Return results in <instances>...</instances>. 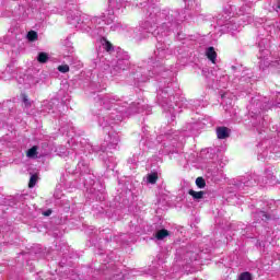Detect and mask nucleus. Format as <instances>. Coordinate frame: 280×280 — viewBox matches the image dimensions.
Masks as SVG:
<instances>
[{
  "mask_svg": "<svg viewBox=\"0 0 280 280\" xmlns=\"http://www.w3.org/2000/svg\"><path fill=\"white\" fill-rule=\"evenodd\" d=\"M254 220L256 223L261 224V222H268L270 215L265 211H257L254 213Z\"/></svg>",
  "mask_w": 280,
  "mask_h": 280,
  "instance_id": "10",
  "label": "nucleus"
},
{
  "mask_svg": "<svg viewBox=\"0 0 280 280\" xmlns=\"http://www.w3.org/2000/svg\"><path fill=\"white\" fill-rule=\"evenodd\" d=\"M206 56L208 59L211 60V62L213 65H215V59L218 58V52H215V48L213 47H209L207 50H206Z\"/></svg>",
  "mask_w": 280,
  "mask_h": 280,
  "instance_id": "13",
  "label": "nucleus"
},
{
  "mask_svg": "<svg viewBox=\"0 0 280 280\" xmlns=\"http://www.w3.org/2000/svg\"><path fill=\"white\" fill-rule=\"evenodd\" d=\"M270 54V50L265 49L261 50L260 49V69H266V67H270L271 69H273V67H276V69H280V60L279 61H273L270 63V61L268 60V58H266V56H268Z\"/></svg>",
  "mask_w": 280,
  "mask_h": 280,
  "instance_id": "8",
  "label": "nucleus"
},
{
  "mask_svg": "<svg viewBox=\"0 0 280 280\" xmlns=\"http://www.w3.org/2000/svg\"><path fill=\"white\" fill-rule=\"evenodd\" d=\"M163 108H164V110H165V108H166L165 105H163Z\"/></svg>",
  "mask_w": 280,
  "mask_h": 280,
  "instance_id": "44",
  "label": "nucleus"
},
{
  "mask_svg": "<svg viewBox=\"0 0 280 280\" xmlns=\"http://www.w3.org/2000/svg\"><path fill=\"white\" fill-rule=\"evenodd\" d=\"M241 82H250V78H245V77H242L241 78Z\"/></svg>",
  "mask_w": 280,
  "mask_h": 280,
  "instance_id": "33",
  "label": "nucleus"
},
{
  "mask_svg": "<svg viewBox=\"0 0 280 280\" xmlns=\"http://www.w3.org/2000/svg\"><path fill=\"white\" fill-rule=\"evenodd\" d=\"M55 104H56V101H44L42 110L44 113H51V110H54V105Z\"/></svg>",
  "mask_w": 280,
  "mask_h": 280,
  "instance_id": "16",
  "label": "nucleus"
},
{
  "mask_svg": "<svg viewBox=\"0 0 280 280\" xmlns=\"http://www.w3.org/2000/svg\"><path fill=\"white\" fill-rule=\"evenodd\" d=\"M166 89H170V82H167V88Z\"/></svg>",
  "mask_w": 280,
  "mask_h": 280,
  "instance_id": "42",
  "label": "nucleus"
},
{
  "mask_svg": "<svg viewBox=\"0 0 280 280\" xmlns=\"http://www.w3.org/2000/svg\"><path fill=\"white\" fill-rule=\"evenodd\" d=\"M177 257L186 261V264H189V261H196V259H198V254L194 252H186L184 256H180V252H177Z\"/></svg>",
  "mask_w": 280,
  "mask_h": 280,
  "instance_id": "9",
  "label": "nucleus"
},
{
  "mask_svg": "<svg viewBox=\"0 0 280 280\" xmlns=\"http://www.w3.org/2000/svg\"><path fill=\"white\" fill-rule=\"evenodd\" d=\"M44 215H46V217L51 215V210H48V211L44 212Z\"/></svg>",
  "mask_w": 280,
  "mask_h": 280,
  "instance_id": "35",
  "label": "nucleus"
},
{
  "mask_svg": "<svg viewBox=\"0 0 280 280\" xmlns=\"http://www.w3.org/2000/svg\"><path fill=\"white\" fill-rule=\"evenodd\" d=\"M246 19H247V23H250V21H253V19L249 16H246Z\"/></svg>",
  "mask_w": 280,
  "mask_h": 280,
  "instance_id": "37",
  "label": "nucleus"
},
{
  "mask_svg": "<svg viewBox=\"0 0 280 280\" xmlns=\"http://www.w3.org/2000/svg\"><path fill=\"white\" fill-rule=\"evenodd\" d=\"M242 185H243V187H253V185H255V182H253V179H250V178H243V179H241V184H240V187H242Z\"/></svg>",
  "mask_w": 280,
  "mask_h": 280,
  "instance_id": "21",
  "label": "nucleus"
},
{
  "mask_svg": "<svg viewBox=\"0 0 280 280\" xmlns=\"http://www.w3.org/2000/svg\"><path fill=\"white\" fill-rule=\"evenodd\" d=\"M276 97V102H270L264 96L253 97L247 108L252 115L256 116V119H261V116H259L261 115V110H268L275 106L280 108V94L277 93Z\"/></svg>",
  "mask_w": 280,
  "mask_h": 280,
  "instance_id": "6",
  "label": "nucleus"
},
{
  "mask_svg": "<svg viewBox=\"0 0 280 280\" xmlns=\"http://www.w3.org/2000/svg\"><path fill=\"white\" fill-rule=\"evenodd\" d=\"M77 172L80 174H89V164L84 162V160H81L77 165Z\"/></svg>",
  "mask_w": 280,
  "mask_h": 280,
  "instance_id": "14",
  "label": "nucleus"
},
{
  "mask_svg": "<svg viewBox=\"0 0 280 280\" xmlns=\"http://www.w3.org/2000/svg\"><path fill=\"white\" fill-rule=\"evenodd\" d=\"M222 100H226V94H223V95H222Z\"/></svg>",
  "mask_w": 280,
  "mask_h": 280,
  "instance_id": "38",
  "label": "nucleus"
},
{
  "mask_svg": "<svg viewBox=\"0 0 280 280\" xmlns=\"http://www.w3.org/2000/svg\"><path fill=\"white\" fill-rule=\"evenodd\" d=\"M27 38L28 40H36V38H38V33H36L35 31H30L27 33Z\"/></svg>",
  "mask_w": 280,
  "mask_h": 280,
  "instance_id": "27",
  "label": "nucleus"
},
{
  "mask_svg": "<svg viewBox=\"0 0 280 280\" xmlns=\"http://www.w3.org/2000/svg\"><path fill=\"white\" fill-rule=\"evenodd\" d=\"M237 14L242 15V14H244V13H243L242 10H241L240 13H237Z\"/></svg>",
  "mask_w": 280,
  "mask_h": 280,
  "instance_id": "41",
  "label": "nucleus"
},
{
  "mask_svg": "<svg viewBox=\"0 0 280 280\" xmlns=\"http://www.w3.org/2000/svg\"><path fill=\"white\" fill-rule=\"evenodd\" d=\"M165 139H167L168 141H172V139H176V137H178V131H175L173 133H166Z\"/></svg>",
  "mask_w": 280,
  "mask_h": 280,
  "instance_id": "28",
  "label": "nucleus"
},
{
  "mask_svg": "<svg viewBox=\"0 0 280 280\" xmlns=\"http://www.w3.org/2000/svg\"><path fill=\"white\" fill-rule=\"evenodd\" d=\"M100 49L103 52H97V57L92 59L95 67L105 71V75H119L121 71L130 69V55L124 50H113V44L106 39H102Z\"/></svg>",
  "mask_w": 280,
  "mask_h": 280,
  "instance_id": "3",
  "label": "nucleus"
},
{
  "mask_svg": "<svg viewBox=\"0 0 280 280\" xmlns=\"http://www.w3.org/2000/svg\"><path fill=\"white\" fill-rule=\"evenodd\" d=\"M58 71H60V73H68L69 66H67V65L59 66Z\"/></svg>",
  "mask_w": 280,
  "mask_h": 280,
  "instance_id": "31",
  "label": "nucleus"
},
{
  "mask_svg": "<svg viewBox=\"0 0 280 280\" xmlns=\"http://www.w3.org/2000/svg\"><path fill=\"white\" fill-rule=\"evenodd\" d=\"M273 10H276V12H280V1L276 3V5L273 7Z\"/></svg>",
  "mask_w": 280,
  "mask_h": 280,
  "instance_id": "32",
  "label": "nucleus"
},
{
  "mask_svg": "<svg viewBox=\"0 0 280 280\" xmlns=\"http://www.w3.org/2000/svg\"><path fill=\"white\" fill-rule=\"evenodd\" d=\"M162 154H167V151H162Z\"/></svg>",
  "mask_w": 280,
  "mask_h": 280,
  "instance_id": "40",
  "label": "nucleus"
},
{
  "mask_svg": "<svg viewBox=\"0 0 280 280\" xmlns=\"http://www.w3.org/2000/svg\"><path fill=\"white\" fill-rule=\"evenodd\" d=\"M98 103L105 108L98 114V125L102 128H108L110 126L112 122L108 120V117H112V121H121L130 113H141L139 103H132L128 107V103L121 105V101L112 94L98 96Z\"/></svg>",
  "mask_w": 280,
  "mask_h": 280,
  "instance_id": "4",
  "label": "nucleus"
},
{
  "mask_svg": "<svg viewBox=\"0 0 280 280\" xmlns=\"http://www.w3.org/2000/svg\"><path fill=\"white\" fill-rule=\"evenodd\" d=\"M217 137H218V139H228L229 128H226V127L217 128Z\"/></svg>",
  "mask_w": 280,
  "mask_h": 280,
  "instance_id": "15",
  "label": "nucleus"
},
{
  "mask_svg": "<svg viewBox=\"0 0 280 280\" xmlns=\"http://www.w3.org/2000/svg\"><path fill=\"white\" fill-rule=\"evenodd\" d=\"M235 7L229 5L223 10L222 14L218 16L217 23L222 27L223 32H230L233 34V32H237V30H240L242 23H240L238 18H235V13H233Z\"/></svg>",
  "mask_w": 280,
  "mask_h": 280,
  "instance_id": "5",
  "label": "nucleus"
},
{
  "mask_svg": "<svg viewBox=\"0 0 280 280\" xmlns=\"http://www.w3.org/2000/svg\"><path fill=\"white\" fill-rule=\"evenodd\" d=\"M156 3H159V0L140 2L145 15L141 25L142 31H139L137 38L138 40H143L145 38H150L151 35L156 38L158 44L156 49L150 59L152 68H142L136 73V78L139 82H148L150 78H154L156 73L163 71L165 60L174 54V50H172L167 44L163 43V38L170 36V33L178 27L176 12H170L167 10L161 11V8H159Z\"/></svg>",
  "mask_w": 280,
  "mask_h": 280,
  "instance_id": "1",
  "label": "nucleus"
},
{
  "mask_svg": "<svg viewBox=\"0 0 280 280\" xmlns=\"http://www.w3.org/2000/svg\"><path fill=\"white\" fill-rule=\"evenodd\" d=\"M238 280H253V275H250L248 271L242 272Z\"/></svg>",
  "mask_w": 280,
  "mask_h": 280,
  "instance_id": "24",
  "label": "nucleus"
},
{
  "mask_svg": "<svg viewBox=\"0 0 280 280\" xmlns=\"http://www.w3.org/2000/svg\"><path fill=\"white\" fill-rule=\"evenodd\" d=\"M185 1V3H187V1H189V0H184Z\"/></svg>",
  "mask_w": 280,
  "mask_h": 280,
  "instance_id": "43",
  "label": "nucleus"
},
{
  "mask_svg": "<svg viewBox=\"0 0 280 280\" xmlns=\"http://www.w3.org/2000/svg\"><path fill=\"white\" fill-rule=\"evenodd\" d=\"M161 139H162V137L160 136V137L158 138V142H161Z\"/></svg>",
  "mask_w": 280,
  "mask_h": 280,
  "instance_id": "39",
  "label": "nucleus"
},
{
  "mask_svg": "<svg viewBox=\"0 0 280 280\" xmlns=\"http://www.w3.org/2000/svg\"><path fill=\"white\" fill-rule=\"evenodd\" d=\"M22 102H23V105L27 113V110H30V108H32V102H30V98H27V95H25V94H22Z\"/></svg>",
  "mask_w": 280,
  "mask_h": 280,
  "instance_id": "19",
  "label": "nucleus"
},
{
  "mask_svg": "<svg viewBox=\"0 0 280 280\" xmlns=\"http://www.w3.org/2000/svg\"><path fill=\"white\" fill-rule=\"evenodd\" d=\"M161 91H162V98L163 100H167V93H170L171 95H174V93H172V91L165 90V88H162Z\"/></svg>",
  "mask_w": 280,
  "mask_h": 280,
  "instance_id": "29",
  "label": "nucleus"
},
{
  "mask_svg": "<svg viewBox=\"0 0 280 280\" xmlns=\"http://www.w3.org/2000/svg\"><path fill=\"white\" fill-rule=\"evenodd\" d=\"M156 180H159V175L156 173L148 175V183H150L151 185H155Z\"/></svg>",
  "mask_w": 280,
  "mask_h": 280,
  "instance_id": "23",
  "label": "nucleus"
},
{
  "mask_svg": "<svg viewBox=\"0 0 280 280\" xmlns=\"http://www.w3.org/2000/svg\"><path fill=\"white\" fill-rule=\"evenodd\" d=\"M196 185H197V187H199V189H205L207 183L205 182V178L198 177L196 179Z\"/></svg>",
  "mask_w": 280,
  "mask_h": 280,
  "instance_id": "25",
  "label": "nucleus"
},
{
  "mask_svg": "<svg viewBox=\"0 0 280 280\" xmlns=\"http://www.w3.org/2000/svg\"><path fill=\"white\" fill-rule=\"evenodd\" d=\"M188 194L194 198V200H202V198H205V191H196L190 189Z\"/></svg>",
  "mask_w": 280,
  "mask_h": 280,
  "instance_id": "17",
  "label": "nucleus"
},
{
  "mask_svg": "<svg viewBox=\"0 0 280 280\" xmlns=\"http://www.w3.org/2000/svg\"><path fill=\"white\" fill-rule=\"evenodd\" d=\"M12 66H8L5 71L2 73L3 80H10L12 78Z\"/></svg>",
  "mask_w": 280,
  "mask_h": 280,
  "instance_id": "22",
  "label": "nucleus"
},
{
  "mask_svg": "<svg viewBox=\"0 0 280 280\" xmlns=\"http://www.w3.org/2000/svg\"><path fill=\"white\" fill-rule=\"evenodd\" d=\"M38 180V176L32 175L30 178L28 187L32 189V187H36V183Z\"/></svg>",
  "mask_w": 280,
  "mask_h": 280,
  "instance_id": "26",
  "label": "nucleus"
},
{
  "mask_svg": "<svg viewBox=\"0 0 280 280\" xmlns=\"http://www.w3.org/2000/svg\"><path fill=\"white\" fill-rule=\"evenodd\" d=\"M168 113H171V115H174V107H172V105L168 107Z\"/></svg>",
  "mask_w": 280,
  "mask_h": 280,
  "instance_id": "34",
  "label": "nucleus"
},
{
  "mask_svg": "<svg viewBox=\"0 0 280 280\" xmlns=\"http://www.w3.org/2000/svg\"><path fill=\"white\" fill-rule=\"evenodd\" d=\"M222 80L223 82H226V80H229V75H223Z\"/></svg>",
  "mask_w": 280,
  "mask_h": 280,
  "instance_id": "36",
  "label": "nucleus"
},
{
  "mask_svg": "<svg viewBox=\"0 0 280 280\" xmlns=\"http://www.w3.org/2000/svg\"><path fill=\"white\" fill-rule=\"evenodd\" d=\"M117 143H119V135L117 132L112 131L108 133V148H117Z\"/></svg>",
  "mask_w": 280,
  "mask_h": 280,
  "instance_id": "12",
  "label": "nucleus"
},
{
  "mask_svg": "<svg viewBox=\"0 0 280 280\" xmlns=\"http://www.w3.org/2000/svg\"><path fill=\"white\" fill-rule=\"evenodd\" d=\"M37 60L45 65V62H47V60H49V55L47 52H39L37 56Z\"/></svg>",
  "mask_w": 280,
  "mask_h": 280,
  "instance_id": "20",
  "label": "nucleus"
},
{
  "mask_svg": "<svg viewBox=\"0 0 280 280\" xmlns=\"http://www.w3.org/2000/svg\"><path fill=\"white\" fill-rule=\"evenodd\" d=\"M165 237H170V231L162 229V230H158L153 234L152 240H156L158 242H163V240H165Z\"/></svg>",
  "mask_w": 280,
  "mask_h": 280,
  "instance_id": "11",
  "label": "nucleus"
},
{
  "mask_svg": "<svg viewBox=\"0 0 280 280\" xmlns=\"http://www.w3.org/2000/svg\"><path fill=\"white\" fill-rule=\"evenodd\" d=\"M112 32H121V24L115 23L110 26Z\"/></svg>",
  "mask_w": 280,
  "mask_h": 280,
  "instance_id": "30",
  "label": "nucleus"
},
{
  "mask_svg": "<svg viewBox=\"0 0 280 280\" xmlns=\"http://www.w3.org/2000/svg\"><path fill=\"white\" fill-rule=\"evenodd\" d=\"M165 262V253H160L156 256V259L152 261V268L149 269V275H151V277H154L156 280H161L159 279V271L156 270H161V266H163Z\"/></svg>",
  "mask_w": 280,
  "mask_h": 280,
  "instance_id": "7",
  "label": "nucleus"
},
{
  "mask_svg": "<svg viewBox=\"0 0 280 280\" xmlns=\"http://www.w3.org/2000/svg\"><path fill=\"white\" fill-rule=\"evenodd\" d=\"M109 10L105 11L102 18L90 16L86 14L80 15V13H69L67 19L70 25H73L77 30H83V32H93L102 36L104 34V25H110L115 21V10L126 8L127 3L124 0H108Z\"/></svg>",
  "mask_w": 280,
  "mask_h": 280,
  "instance_id": "2",
  "label": "nucleus"
},
{
  "mask_svg": "<svg viewBox=\"0 0 280 280\" xmlns=\"http://www.w3.org/2000/svg\"><path fill=\"white\" fill-rule=\"evenodd\" d=\"M161 86V89H163V85H160Z\"/></svg>",
  "mask_w": 280,
  "mask_h": 280,
  "instance_id": "45",
  "label": "nucleus"
},
{
  "mask_svg": "<svg viewBox=\"0 0 280 280\" xmlns=\"http://www.w3.org/2000/svg\"><path fill=\"white\" fill-rule=\"evenodd\" d=\"M28 159H38V147H33L26 152Z\"/></svg>",
  "mask_w": 280,
  "mask_h": 280,
  "instance_id": "18",
  "label": "nucleus"
}]
</instances>
